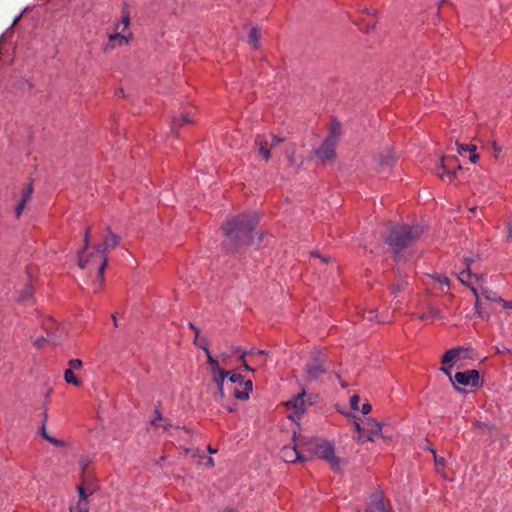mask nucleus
<instances>
[{
    "label": "nucleus",
    "instance_id": "nucleus-1",
    "mask_svg": "<svg viewBox=\"0 0 512 512\" xmlns=\"http://www.w3.org/2000/svg\"><path fill=\"white\" fill-rule=\"evenodd\" d=\"M258 217L255 213L240 214L228 219L222 230L225 236L224 246L228 252L249 245H259L263 234L256 230Z\"/></svg>",
    "mask_w": 512,
    "mask_h": 512
},
{
    "label": "nucleus",
    "instance_id": "nucleus-2",
    "mask_svg": "<svg viewBox=\"0 0 512 512\" xmlns=\"http://www.w3.org/2000/svg\"><path fill=\"white\" fill-rule=\"evenodd\" d=\"M422 234L423 228L420 225L406 223L395 225L386 239V243L394 253L395 261H399L403 256L404 249L415 243Z\"/></svg>",
    "mask_w": 512,
    "mask_h": 512
},
{
    "label": "nucleus",
    "instance_id": "nucleus-3",
    "mask_svg": "<svg viewBox=\"0 0 512 512\" xmlns=\"http://www.w3.org/2000/svg\"><path fill=\"white\" fill-rule=\"evenodd\" d=\"M103 245H96L93 252L90 254L91 264L98 265L97 277L100 281V286L104 281V272L108 263L107 253L115 249L120 244V237L115 234L110 227L106 229Z\"/></svg>",
    "mask_w": 512,
    "mask_h": 512
},
{
    "label": "nucleus",
    "instance_id": "nucleus-4",
    "mask_svg": "<svg viewBox=\"0 0 512 512\" xmlns=\"http://www.w3.org/2000/svg\"><path fill=\"white\" fill-rule=\"evenodd\" d=\"M339 129L333 128L330 134L325 138L323 144L315 151L316 156L322 162L334 160L336 153L335 148L339 140Z\"/></svg>",
    "mask_w": 512,
    "mask_h": 512
},
{
    "label": "nucleus",
    "instance_id": "nucleus-5",
    "mask_svg": "<svg viewBox=\"0 0 512 512\" xmlns=\"http://www.w3.org/2000/svg\"><path fill=\"white\" fill-rule=\"evenodd\" d=\"M310 448H304L300 438H294V445L292 447L285 446L281 449V458L287 463H294L296 461L305 462L309 456L305 454L306 451H311Z\"/></svg>",
    "mask_w": 512,
    "mask_h": 512
},
{
    "label": "nucleus",
    "instance_id": "nucleus-6",
    "mask_svg": "<svg viewBox=\"0 0 512 512\" xmlns=\"http://www.w3.org/2000/svg\"><path fill=\"white\" fill-rule=\"evenodd\" d=\"M328 371L325 356L317 353L312 357L311 362L306 367V380L309 382L317 381Z\"/></svg>",
    "mask_w": 512,
    "mask_h": 512
},
{
    "label": "nucleus",
    "instance_id": "nucleus-7",
    "mask_svg": "<svg viewBox=\"0 0 512 512\" xmlns=\"http://www.w3.org/2000/svg\"><path fill=\"white\" fill-rule=\"evenodd\" d=\"M453 387L455 390L460 391V386H469L472 388H476L482 385V381L480 379L479 371L476 369H470L463 372H457L454 375Z\"/></svg>",
    "mask_w": 512,
    "mask_h": 512
},
{
    "label": "nucleus",
    "instance_id": "nucleus-8",
    "mask_svg": "<svg viewBox=\"0 0 512 512\" xmlns=\"http://www.w3.org/2000/svg\"><path fill=\"white\" fill-rule=\"evenodd\" d=\"M314 453L326 461H328L333 469H338L340 459L335 456L334 446L329 442H321L313 445Z\"/></svg>",
    "mask_w": 512,
    "mask_h": 512
},
{
    "label": "nucleus",
    "instance_id": "nucleus-9",
    "mask_svg": "<svg viewBox=\"0 0 512 512\" xmlns=\"http://www.w3.org/2000/svg\"><path fill=\"white\" fill-rule=\"evenodd\" d=\"M229 380L232 384H239L244 385V388L242 390L238 388H234L232 390L233 396L238 400H248L249 395L253 390V382L252 380H245L244 376H242L239 373H233L230 375Z\"/></svg>",
    "mask_w": 512,
    "mask_h": 512
},
{
    "label": "nucleus",
    "instance_id": "nucleus-10",
    "mask_svg": "<svg viewBox=\"0 0 512 512\" xmlns=\"http://www.w3.org/2000/svg\"><path fill=\"white\" fill-rule=\"evenodd\" d=\"M461 170L462 166L460 164H456V159L452 157H443L437 174L442 179L446 177L449 182H453L457 177V172Z\"/></svg>",
    "mask_w": 512,
    "mask_h": 512
},
{
    "label": "nucleus",
    "instance_id": "nucleus-11",
    "mask_svg": "<svg viewBox=\"0 0 512 512\" xmlns=\"http://www.w3.org/2000/svg\"><path fill=\"white\" fill-rule=\"evenodd\" d=\"M366 512H392V510L387 507L382 492H375L370 496Z\"/></svg>",
    "mask_w": 512,
    "mask_h": 512
},
{
    "label": "nucleus",
    "instance_id": "nucleus-12",
    "mask_svg": "<svg viewBox=\"0 0 512 512\" xmlns=\"http://www.w3.org/2000/svg\"><path fill=\"white\" fill-rule=\"evenodd\" d=\"M469 350L464 347H454L445 352L442 356L441 362L442 364H456L458 361H461L467 358Z\"/></svg>",
    "mask_w": 512,
    "mask_h": 512
},
{
    "label": "nucleus",
    "instance_id": "nucleus-13",
    "mask_svg": "<svg viewBox=\"0 0 512 512\" xmlns=\"http://www.w3.org/2000/svg\"><path fill=\"white\" fill-rule=\"evenodd\" d=\"M304 397H305V390L303 389L297 396L293 397L292 399L288 400L285 403L288 410H293L297 417H299L300 415H302L305 412L306 401H305Z\"/></svg>",
    "mask_w": 512,
    "mask_h": 512
},
{
    "label": "nucleus",
    "instance_id": "nucleus-14",
    "mask_svg": "<svg viewBox=\"0 0 512 512\" xmlns=\"http://www.w3.org/2000/svg\"><path fill=\"white\" fill-rule=\"evenodd\" d=\"M270 141L267 135L258 134L255 137V148L260 156H262L265 161H269L271 158V147Z\"/></svg>",
    "mask_w": 512,
    "mask_h": 512
},
{
    "label": "nucleus",
    "instance_id": "nucleus-15",
    "mask_svg": "<svg viewBox=\"0 0 512 512\" xmlns=\"http://www.w3.org/2000/svg\"><path fill=\"white\" fill-rule=\"evenodd\" d=\"M230 374V372H227L225 370L219 371L215 374H212L213 381L215 382L217 386V393L215 394V400L217 402H222L225 394H224V382L226 377Z\"/></svg>",
    "mask_w": 512,
    "mask_h": 512
},
{
    "label": "nucleus",
    "instance_id": "nucleus-16",
    "mask_svg": "<svg viewBox=\"0 0 512 512\" xmlns=\"http://www.w3.org/2000/svg\"><path fill=\"white\" fill-rule=\"evenodd\" d=\"M90 227H88L85 230L84 234V246L81 250L78 251V266L82 269L87 268L91 264V257L90 255L88 257H85V251L89 247V240H90Z\"/></svg>",
    "mask_w": 512,
    "mask_h": 512
},
{
    "label": "nucleus",
    "instance_id": "nucleus-17",
    "mask_svg": "<svg viewBox=\"0 0 512 512\" xmlns=\"http://www.w3.org/2000/svg\"><path fill=\"white\" fill-rule=\"evenodd\" d=\"M109 43L105 46L104 50L108 51L114 49L116 46H124L130 41V36H126L121 32L116 31L115 33L109 34Z\"/></svg>",
    "mask_w": 512,
    "mask_h": 512
},
{
    "label": "nucleus",
    "instance_id": "nucleus-18",
    "mask_svg": "<svg viewBox=\"0 0 512 512\" xmlns=\"http://www.w3.org/2000/svg\"><path fill=\"white\" fill-rule=\"evenodd\" d=\"M362 427L367 432V439L369 441L373 440V437L380 434L382 430V425L379 422L372 421L367 419L366 422L362 425Z\"/></svg>",
    "mask_w": 512,
    "mask_h": 512
},
{
    "label": "nucleus",
    "instance_id": "nucleus-19",
    "mask_svg": "<svg viewBox=\"0 0 512 512\" xmlns=\"http://www.w3.org/2000/svg\"><path fill=\"white\" fill-rule=\"evenodd\" d=\"M457 145V151L460 155H463L464 153L466 152H469V160L471 163L475 164L478 159H479V155L477 153H475L477 147L473 144H460V143H456Z\"/></svg>",
    "mask_w": 512,
    "mask_h": 512
},
{
    "label": "nucleus",
    "instance_id": "nucleus-20",
    "mask_svg": "<svg viewBox=\"0 0 512 512\" xmlns=\"http://www.w3.org/2000/svg\"><path fill=\"white\" fill-rule=\"evenodd\" d=\"M55 322L53 320H49L47 323H45V330L47 331V338L45 337H40V338H37L35 341H34V345L38 348L42 347L43 343L46 341V340H52V341H55L56 340V335H55V332H54V326H55Z\"/></svg>",
    "mask_w": 512,
    "mask_h": 512
},
{
    "label": "nucleus",
    "instance_id": "nucleus-21",
    "mask_svg": "<svg viewBox=\"0 0 512 512\" xmlns=\"http://www.w3.org/2000/svg\"><path fill=\"white\" fill-rule=\"evenodd\" d=\"M193 120L190 118L188 113H182L180 117H173L172 119V125H171V132L175 136L178 134V128L182 126L185 123H192Z\"/></svg>",
    "mask_w": 512,
    "mask_h": 512
},
{
    "label": "nucleus",
    "instance_id": "nucleus-22",
    "mask_svg": "<svg viewBox=\"0 0 512 512\" xmlns=\"http://www.w3.org/2000/svg\"><path fill=\"white\" fill-rule=\"evenodd\" d=\"M471 291L473 292V294H474V296H475V298H476V301H475V310H476V312H477L478 316H479L480 318L484 319V320H488V319L490 318V312H489V311H487V310L483 307V305H482V303H481V301H480V299H479V295H478V291H477V289H476L475 287H472V288H471Z\"/></svg>",
    "mask_w": 512,
    "mask_h": 512
},
{
    "label": "nucleus",
    "instance_id": "nucleus-23",
    "mask_svg": "<svg viewBox=\"0 0 512 512\" xmlns=\"http://www.w3.org/2000/svg\"><path fill=\"white\" fill-rule=\"evenodd\" d=\"M43 417H44V421H43V425L40 429V433L42 435V437L47 440L48 442H50L52 445H55V446H64L65 445V442L63 440H60V439H57L51 435H49L47 433V430H46V421H47V414L46 413H43Z\"/></svg>",
    "mask_w": 512,
    "mask_h": 512
},
{
    "label": "nucleus",
    "instance_id": "nucleus-24",
    "mask_svg": "<svg viewBox=\"0 0 512 512\" xmlns=\"http://www.w3.org/2000/svg\"><path fill=\"white\" fill-rule=\"evenodd\" d=\"M482 295L485 297L486 300L488 301H491V302H500L503 304V307L504 308H508V307H512V303L510 302H507V301H504L503 299H501L498 294L490 289H483L482 290Z\"/></svg>",
    "mask_w": 512,
    "mask_h": 512
},
{
    "label": "nucleus",
    "instance_id": "nucleus-25",
    "mask_svg": "<svg viewBox=\"0 0 512 512\" xmlns=\"http://www.w3.org/2000/svg\"><path fill=\"white\" fill-rule=\"evenodd\" d=\"M419 318L421 320L442 319L443 316H442L439 308H437V307H435L433 305H428L427 313L422 314Z\"/></svg>",
    "mask_w": 512,
    "mask_h": 512
},
{
    "label": "nucleus",
    "instance_id": "nucleus-26",
    "mask_svg": "<svg viewBox=\"0 0 512 512\" xmlns=\"http://www.w3.org/2000/svg\"><path fill=\"white\" fill-rule=\"evenodd\" d=\"M476 278L478 279V276L476 274H473L470 269H466V270H463L461 272H459L458 274V279L459 281L464 284V285H467L468 287H470V289L473 287L471 286L470 284V281L472 278Z\"/></svg>",
    "mask_w": 512,
    "mask_h": 512
},
{
    "label": "nucleus",
    "instance_id": "nucleus-27",
    "mask_svg": "<svg viewBox=\"0 0 512 512\" xmlns=\"http://www.w3.org/2000/svg\"><path fill=\"white\" fill-rule=\"evenodd\" d=\"M122 20L115 25V30L119 31L121 29L122 32L128 30L130 25V15L129 12L123 10Z\"/></svg>",
    "mask_w": 512,
    "mask_h": 512
},
{
    "label": "nucleus",
    "instance_id": "nucleus-28",
    "mask_svg": "<svg viewBox=\"0 0 512 512\" xmlns=\"http://www.w3.org/2000/svg\"><path fill=\"white\" fill-rule=\"evenodd\" d=\"M406 285V279L399 275L397 282L390 286L391 293L396 297L400 291L404 289Z\"/></svg>",
    "mask_w": 512,
    "mask_h": 512
},
{
    "label": "nucleus",
    "instance_id": "nucleus-29",
    "mask_svg": "<svg viewBox=\"0 0 512 512\" xmlns=\"http://www.w3.org/2000/svg\"><path fill=\"white\" fill-rule=\"evenodd\" d=\"M205 354H206L207 362H208V365H209V367L211 369V373L212 374H215V373H217L219 371L224 370L223 368H221L219 366L218 361L211 355L210 351H207Z\"/></svg>",
    "mask_w": 512,
    "mask_h": 512
},
{
    "label": "nucleus",
    "instance_id": "nucleus-30",
    "mask_svg": "<svg viewBox=\"0 0 512 512\" xmlns=\"http://www.w3.org/2000/svg\"><path fill=\"white\" fill-rule=\"evenodd\" d=\"M260 31L257 27H252L248 36V42L254 47H258Z\"/></svg>",
    "mask_w": 512,
    "mask_h": 512
},
{
    "label": "nucleus",
    "instance_id": "nucleus-31",
    "mask_svg": "<svg viewBox=\"0 0 512 512\" xmlns=\"http://www.w3.org/2000/svg\"><path fill=\"white\" fill-rule=\"evenodd\" d=\"M64 379L68 384H73L75 386L80 385L79 379L75 376L74 372L71 369H66L64 373Z\"/></svg>",
    "mask_w": 512,
    "mask_h": 512
},
{
    "label": "nucleus",
    "instance_id": "nucleus-32",
    "mask_svg": "<svg viewBox=\"0 0 512 512\" xmlns=\"http://www.w3.org/2000/svg\"><path fill=\"white\" fill-rule=\"evenodd\" d=\"M252 354H254V351H253V350H250V351H244V352H242V353H241V355H240L239 360H240V362H241L242 366L244 367V369H245L246 371H254V370H255V369H254V368H252V367L247 363V361H246V356H247V355H252Z\"/></svg>",
    "mask_w": 512,
    "mask_h": 512
},
{
    "label": "nucleus",
    "instance_id": "nucleus-33",
    "mask_svg": "<svg viewBox=\"0 0 512 512\" xmlns=\"http://www.w3.org/2000/svg\"><path fill=\"white\" fill-rule=\"evenodd\" d=\"M354 428L358 432V441L359 442L368 441V439H367V432L365 431V429L362 427L361 424L355 422L354 423Z\"/></svg>",
    "mask_w": 512,
    "mask_h": 512
},
{
    "label": "nucleus",
    "instance_id": "nucleus-34",
    "mask_svg": "<svg viewBox=\"0 0 512 512\" xmlns=\"http://www.w3.org/2000/svg\"><path fill=\"white\" fill-rule=\"evenodd\" d=\"M194 344L202 349L205 353L209 351L208 341L206 338H200L199 336H195Z\"/></svg>",
    "mask_w": 512,
    "mask_h": 512
},
{
    "label": "nucleus",
    "instance_id": "nucleus-35",
    "mask_svg": "<svg viewBox=\"0 0 512 512\" xmlns=\"http://www.w3.org/2000/svg\"><path fill=\"white\" fill-rule=\"evenodd\" d=\"M33 290L31 286H26L19 296L20 301H26L32 297Z\"/></svg>",
    "mask_w": 512,
    "mask_h": 512
},
{
    "label": "nucleus",
    "instance_id": "nucleus-36",
    "mask_svg": "<svg viewBox=\"0 0 512 512\" xmlns=\"http://www.w3.org/2000/svg\"><path fill=\"white\" fill-rule=\"evenodd\" d=\"M267 137H268V139L270 141L269 145H270L271 149L273 147L277 146L278 144L284 142V140H285L284 138H281V137H279L277 135H274V134L267 135Z\"/></svg>",
    "mask_w": 512,
    "mask_h": 512
},
{
    "label": "nucleus",
    "instance_id": "nucleus-37",
    "mask_svg": "<svg viewBox=\"0 0 512 512\" xmlns=\"http://www.w3.org/2000/svg\"><path fill=\"white\" fill-rule=\"evenodd\" d=\"M78 492H79V501H87L88 497L92 494V492H87L86 489L80 485L78 486Z\"/></svg>",
    "mask_w": 512,
    "mask_h": 512
},
{
    "label": "nucleus",
    "instance_id": "nucleus-38",
    "mask_svg": "<svg viewBox=\"0 0 512 512\" xmlns=\"http://www.w3.org/2000/svg\"><path fill=\"white\" fill-rule=\"evenodd\" d=\"M447 364H443V366L440 368V370L448 376L450 382L453 384L454 376L452 375L451 367L453 366L450 364L449 366H446Z\"/></svg>",
    "mask_w": 512,
    "mask_h": 512
},
{
    "label": "nucleus",
    "instance_id": "nucleus-39",
    "mask_svg": "<svg viewBox=\"0 0 512 512\" xmlns=\"http://www.w3.org/2000/svg\"><path fill=\"white\" fill-rule=\"evenodd\" d=\"M32 192H33V188L31 185H28L24 190H23V193H22V200L21 201H24L25 203L31 198L32 196Z\"/></svg>",
    "mask_w": 512,
    "mask_h": 512
},
{
    "label": "nucleus",
    "instance_id": "nucleus-40",
    "mask_svg": "<svg viewBox=\"0 0 512 512\" xmlns=\"http://www.w3.org/2000/svg\"><path fill=\"white\" fill-rule=\"evenodd\" d=\"M81 367H82V361L80 359H71L69 361V369H71V371L78 370Z\"/></svg>",
    "mask_w": 512,
    "mask_h": 512
},
{
    "label": "nucleus",
    "instance_id": "nucleus-41",
    "mask_svg": "<svg viewBox=\"0 0 512 512\" xmlns=\"http://www.w3.org/2000/svg\"><path fill=\"white\" fill-rule=\"evenodd\" d=\"M76 512H89L87 501H78Z\"/></svg>",
    "mask_w": 512,
    "mask_h": 512
},
{
    "label": "nucleus",
    "instance_id": "nucleus-42",
    "mask_svg": "<svg viewBox=\"0 0 512 512\" xmlns=\"http://www.w3.org/2000/svg\"><path fill=\"white\" fill-rule=\"evenodd\" d=\"M360 402V397L358 395H353L351 398H350V407L353 409V410H358V404Z\"/></svg>",
    "mask_w": 512,
    "mask_h": 512
},
{
    "label": "nucleus",
    "instance_id": "nucleus-43",
    "mask_svg": "<svg viewBox=\"0 0 512 512\" xmlns=\"http://www.w3.org/2000/svg\"><path fill=\"white\" fill-rule=\"evenodd\" d=\"M25 207V202L24 201H21L17 206H16V209H15V213H16V216L19 217L21 215V213L23 212V209Z\"/></svg>",
    "mask_w": 512,
    "mask_h": 512
},
{
    "label": "nucleus",
    "instance_id": "nucleus-44",
    "mask_svg": "<svg viewBox=\"0 0 512 512\" xmlns=\"http://www.w3.org/2000/svg\"><path fill=\"white\" fill-rule=\"evenodd\" d=\"M433 454H434V460H435L436 466H443L444 465V458L443 457H438L436 455L435 451H433Z\"/></svg>",
    "mask_w": 512,
    "mask_h": 512
},
{
    "label": "nucleus",
    "instance_id": "nucleus-45",
    "mask_svg": "<svg viewBox=\"0 0 512 512\" xmlns=\"http://www.w3.org/2000/svg\"><path fill=\"white\" fill-rule=\"evenodd\" d=\"M372 409V406L369 403H364L361 408V412L366 415L368 414Z\"/></svg>",
    "mask_w": 512,
    "mask_h": 512
},
{
    "label": "nucleus",
    "instance_id": "nucleus-46",
    "mask_svg": "<svg viewBox=\"0 0 512 512\" xmlns=\"http://www.w3.org/2000/svg\"><path fill=\"white\" fill-rule=\"evenodd\" d=\"M437 281H438L439 283H441V284H445V285H448V286H449V284H450V280H449V278H448V277H446V276H444V275H443V276H439V277L437 278Z\"/></svg>",
    "mask_w": 512,
    "mask_h": 512
},
{
    "label": "nucleus",
    "instance_id": "nucleus-47",
    "mask_svg": "<svg viewBox=\"0 0 512 512\" xmlns=\"http://www.w3.org/2000/svg\"><path fill=\"white\" fill-rule=\"evenodd\" d=\"M205 465H206L207 467H209V468L214 467V465H215V463H214V459H213L212 457H210V456H209V457H207Z\"/></svg>",
    "mask_w": 512,
    "mask_h": 512
},
{
    "label": "nucleus",
    "instance_id": "nucleus-48",
    "mask_svg": "<svg viewBox=\"0 0 512 512\" xmlns=\"http://www.w3.org/2000/svg\"><path fill=\"white\" fill-rule=\"evenodd\" d=\"M189 327H190L191 330L194 331L195 336L198 337L200 335V330L193 323L190 322L189 323Z\"/></svg>",
    "mask_w": 512,
    "mask_h": 512
},
{
    "label": "nucleus",
    "instance_id": "nucleus-49",
    "mask_svg": "<svg viewBox=\"0 0 512 512\" xmlns=\"http://www.w3.org/2000/svg\"><path fill=\"white\" fill-rule=\"evenodd\" d=\"M23 13L19 14L18 16H16L13 20V23L11 25V28H13L14 26H16L18 24V22L20 21L21 17H22Z\"/></svg>",
    "mask_w": 512,
    "mask_h": 512
},
{
    "label": "nucleus",
    "instance_id": "nucleus-50",
    "mask_svg": "<svg viewBox=\"0 0 512 512\" xmlns=\"http://www.w3.org/2000/svg\"><path fill=\"white\" fill-rule=\"evenodd\" d=\"M156 413H157V418H156V419H154V420H152V424H153V425H156V423H157V421H158V420L160 421V420H162V419H163V418H162V415H161L158 411H156Z\"/></svg>",
    "mask_w": 512,
    "mask_h": 512
},
{
    "label": "nucleus",
    "instance_id": "nucleus-51",
    "mask_svg": "<svg viewBox=\"0 0 512 512\" xmlns=\"http://www.w3.org/2000/svg\"><path fill=\"white\" fill-rule=\"evenodd\" d=\"M472 261H473V260H472V259H470V258H465V259H464V263L466 264L467 269H470L469 267H470V265H471Z\"/></svg>",
    "mask_w": 512,
    "mask_h": 512
},
{
    "label": "nucleus",
    "instance_id": "nucleus-52",
    "mask_svg": "<svg viewBox=\"0 0 512 512\" xmlns=\"http://www.w3.org/2000/svg\"><path fill=\"white\" fill-rule=\"evenodd\" d=\"M394 162V159L392 157H388L387 160H386V165L387 166H391Z\"/></svg>",
    "mask_w": 512,
    "mask_h": 512
},
{
    "label": "nucleus",
    "instance_id": "nucleus-53",
    "mask_svg": "<svg viewBox=\"0 0 512 512\" xmlns=\"http://www.w3.org/2000/svg\"><path fill=\"white\" fill-rule=\"evenodd\" d=\"M208 452L210 454H215L217 452V449L212 448L211 446H208Z\"/></svg>",
    "mask_w": 512,
    "mask_h": 512
},
{
    "label": "nucleus",
    "instance_id": "nucleus-54",
    "mask_svg": "<svg viewBox=\"0 0 512 512\" xmlns=\"http://www.w3.org/2000/svg\"><path fill=\"white\" fill-rule=\"evenodd\" d=\"M256 354H257V355H266V354H267V352H266L265 350H258V351L256 352Z\"/></svg>",
    "mask_w": 512,
    "mask_h": 512
},
{
    "label": "nucleus",
    "instance_id": "nucleus-55",
    "mask_svg": "<svg viewBox=\"0 0 512 512\" xmlns=\"http://www.w3.org/2000/svg\"><path fill=\"white\" fill-rule=\"evenodd\" d=\"M112 317H113V320H114V325L117 327V326H118V324H117V320H116L115 315H113Z\"/></svg>",
    "mask_w": 512,
    "mask_h": 512
},
{
    "label": "nucleus",
    "instance_id": "nucleus-56",
    "mask_svg": "<svg viewBox=\"0 0 512 512\" xmlns=\"http://www.w3.org/2000/svg\"><path fill=\"white\" fill-rule=\"evenodd\" d=\"M289 161H290L291 163H294V157H293V155L289 156Z\"/></svg>",
    "mask_w": 512,
    "mask_h": 512
},
{
    "label": "nucleus",
    "instance_id": "nucleus-57",
    "mask_svg": "<svg viewBox=\"0 0 512 512\" xmlns=\"http://www.w3.org/2000/svg\"><path fill=\"white\" fill-rule=\"evenodd\" d=\"M170 426H171V424H168V423L163 425V427H164V429H165V430H167V429H168V427H170Z\"/></svg>",
    "mask_w": 512,
    "mask_h": 512
},
{
    "label": "nucleus",
    "instance_id": "nucleus-58",
    "mask_svg": "<svg viewBox=\"0 0 512 512\" xmlns=\"http://www.w3.org/2000/svg\"><path fill=\"white\" fill-rule=\"evenodd\" d=\"M227 410H228L229 412H233V411H234V408H233V407L228 406V407H227Z\"/></svg>",
    "mask_w": 512,
    "mask_h": 512
},
{
    "label": "nucleus",
    "instance_id": "nucleus-59",
    "mask_svg": "<svg viewBox=\"0 0 512 512\" xmlns=\"http://www.w3.org/2000/svg\"><path fill=\"white\" fill-rule=\"evenodd\" d=\"M223 512H235V511H234V510H232V509H226V510H224Z\"/></svg>",
    "mask_w": 512,
    "mask_h": 512
},
{
    "label": "nucleus",
    "instance_id": "nucleus-60",
    "mask_svg": "<svg viewBox=\"0 0 512 512\" xmlns=\"http://www.w3.org/2000/svg\"><path fill=\"white\" fill-rule=\"evenodd\" d=\"M222 359H226L228 356L226 354L221 355Z\"/></svg>",
    "mask_w": 512,
    "mask_h": 512
},
{
    "label": "nucleus",
    "instance_id": "nucleus-61",
    "mask_svg": "<svg viewBox=\"0 0 512 512\" xmlns=\"http://www.w3.org/2000/svg\"><path fill=\"white\" fill-rule=\"evenodd\" d=\"M509 235H512V227L509 228Z\"/></svg>",
    "mask_w": 512,
    "mask_h": 512
},
{
    "label": "nucleus",
    "instance_id": "nucleus-62",
    "mask_svg": "<svg viewBox=\"0 0 512 512\" xmlns=\"http://www.w3.org/2000/svg\"><path fill=\"white\" fill-rule=\"evenodd\" d=\"M372 313H373L372 311H369V319L372 318Z\"/></svg>",
    "mask_w": 512,
    "mask_h": 512
},
{
    "label": "nucleus",
    "instance_id": "nucleus-63",
    "mask_svg": "<svg viewBox=\"0 0 512 512\" xmlns=\"http://www.w3.org/2000/svg\"><path fill=\"white\" fill-rule=\"evenodd\" d=\"M70 512H74V509H73V508H70Z\"/></svg>",
    "mask_w": 512,
    "mask_h": 512
}]
</instances>
